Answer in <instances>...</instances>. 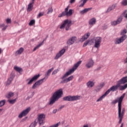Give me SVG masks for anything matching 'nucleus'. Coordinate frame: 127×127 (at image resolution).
Here are the masks:
<instances>
[{"instance_id":"obj_1","label":"nucleus","mask_w":127,"mask_h":127,"mask_svg":"<svg viewBox=\"0 0 127 127\" xmlns=\"http://www.w3.org/2000/svg\"><path fill=\"white\" fill-rule=\"evenodd\" d=\"M82 63V61H78L76 64L74 65L73 67L69 70L67 72H66L63 76L61 77V79L62 80L61 81V84H65V83H68V82H70V81H72L73 80V78H74V76L73 75H71L69 76V77L67 78L68 76L71 75L72 73H74V71L75 70L79 67L80 65V64Z\"/></svg>"},{"instance_id":"obj_2","label":"nucleus","mask_w":127,"mask_h":127,"mask_svg":"<svg viewBox=\"0 0 127 127\" xmlns=\"http://www.w3.org/2000/svg\"><path fill=\"white\" fill-rule=\"evenodd\" d=\"M125 94H123L122 96L119 98V104H118V118L119 119V124H122L123 122V119H124V116H125V112H126V109L125 108L122 109V103L123 102V100L125 98Z\"/></svg>"},{"instance_id":"obj_3","label":"nucleus","mask_w":127,"mask_h":127,"mask_svg":"<svg viewBox=\"0 0 127 127\" xmlns=\"http://www.w3.org/2000/svg\"><path fill=\"white\" fill-rule=\"evenodd\" d=\"M63 95V89H60L59 90L56 91L53 95L50 102V105H53L55 102H56L57 101H58L59 99H60L62 95Z\"/></svg>"},{"instance_id":"obj_4","label":"nucleus","mask_w":127,"mask_h":127,"mask_svg":"<svg viewBox=\"0 0 127 127\" xmlns=\"http://www.w3.org/2000/svg\"><path fill=\"white\" fill-rule=\"evenodd\" d=\"M68 9H69V7L65 8L64 11L59 14V17H62L63 16H65V15L66 16H71L73 14V10L69 9L68 11Z\"/></svg>"},{"instance_id":"obj_5","label":"nucleus","mask_w":127,"mask_h":127,"mask_svg":"<svg viewBox=\"0 0 127 127\" xmlns=\"http://www.w3.org/2000/svg\"><path fill=\"white\" fill-rule=\"evenodd\" d=\"M81 96H67L63 98L64 101H67L68 102H73L74 101H77L80 100Z\"/></svg>"},{"instance_id":"obj_6","label":"nucleus","mask_w":127,"mask_h":127,"mask_svg":"<svg viewBox=\"0 0 127 127\" xmlns=\"http://www.w3.org/2000/svg\"><path fill=\"white\" fill-rule=\"evenodd\" d=\"M102 42V37H97L94 38V47L95 48H100L101 43Z\"/></svg>"},{"instance_id":"obj_7","label":"nucleus","mask_w":127,"mask_h":127,"mask_svg":"<svg viewBox=\"0 0 127 127\" xmlns=\"http://www.w3.org/2000/svg\"><path fill=\"white\" fill-rule=\"evenodd\" d=\"M30 110H31L30 107H28V108H26V109H25L24 110H23L19 115L18 118L21 119L23 117H25V116H27V115H28V113H29V112H30Z\"/></svg>"},{"instance_id":"obj_8","label":"nucleus","mask_w":127,"mask_h":127,"mask_svg":"<svg viewBox=\"0 0 127 127\" xmlns=\"http://www.w3.org/2000/svg\"><path fill=\"white\" fill-rule=\"evenodd\" d=\"M127 35H124L121 36L120 38L116 39L115 42V44H121L122 42H124V41L127 39Z\"/></svg>"},{"instance_id":"obj_9","label":"nucleus","mask_w":127,"mask_h":127,"mask_svg":"<svg viewBox=\"0 0 127 127\" xmlns=\"http://www.w3.org/2000/svg\"><path fill=\"white\" fill-rule=\"evenodd\" d=\"M44 120H45V115L44 114H40L38 116V121L40 126L44 125Z\"/></svg>"},{"instance_id":"obj_10","label":"nucleus","mask_w":127,"mask_h":127,"mask_svg":"<svg viewBox=\"0 0 127 127\" xmlns=\"http://www.w3.org/2000/svg\"><path fill=\"white\" fill-rule=\"evenodd\" d=\"M75 41H77V37L76 36H73L67 40L66 43L67 45H72L74 44Z\"/></svg>"},{"instance_id":"obj_11","label":"nucleus","mask_w":127,"mask_h":127,"mask_svg":"<svg viewBox=\"0 0 127 127\" xmlns=\"http://www.w3.org/2000/svg\"><path fill=\"white\" fill-rule=\"evenodd\" d=\"M44 80H45V78H43V79H41L36 82L35 84H34L32 86V89H36L38 86H40V85L43 83Z\"/></svg>"},{"instance_id":"obj_12","label":"nucleus","mask_w":127,"mask_h":127,"mask_svg":"<svg viewBox=\"0 0 127 127\" xmlns=\"http://www.w3.org/2000/svg\"><path fill=\"white\" fill-rule=\"evenodd\" d=\"M14 77H15L14 74L11 73L9 77L7 79L6 84V86H9V85H10L11 84V82H12V81H13V79H14Z\"/></svg>"},{"instance_id":"obj_13","label":"nucleus","mask_w":127,"mask_h":127,"mask_svg":"<svg viewBox=\"0 0 127 127\" xmlns=\"http://www.w3.org/2000/svg\"><path fill=\"white\" fill-rule=\"evenodd\" d=\"M123 20V17H119L116 21H113L111 22V24L112 26H116L118 24H120Z\"/></svg>"},{"instance_id":"obj_14","label":"nucleus","mask_w":127,"mask_h":127,"mask_svg":"<svg viewBox=\"0 0 127 127\" xmlns=\"http://www.w3.org/2000/svg\"><path fill=\"white\" fill-rule=\"evenodd\" d=\"M65 53V49H63L62 50H61L57 55H56V57H55V60H57V59H59L63 54Z\"/></svg>"},{"instance_id":"obj_15","label":"nucleus","mask_w":127,"mask_h":127,"mask_svg":"<svg viewBox=\"0 0 127 127\" xmlns=\"http://www.w3.org/2000/svg\"><path fill=\"white\" fill-rule=\"evenodd\" d=\"M40 77V74H37L36 75L34 76L28 82V85H31L34 81H36L37 79H38Z\"/></svg>"},{"instance_id":"obj_16","label":"nucleus","mask_w":127,"mask_h":127,"mask_svg":"<svg viewBox=\"0 0 127 127\" xmlns=\"http://www.w3.org/2000/svg\"><path fill=\"white\" fill-rule=\"evenodd\" d=\"M118 83L120 86L121 85H124L126 84V83H127V76L123 77L118 81Z\"/></svg>"},{"instance_id":"obj_17","label":"nucleus","mask_w":127,"mask_h":127,"mask_svg":"<svg viewBox=\"0 0 127 127\" xmlns=\"http://www.w3.org/2000/svg\"><path fill=\"white\" fill-rule=\"evenodd\" d=\"M85 66L88 68H92L94 66V61L92 60H90L86 64Z\"/></svg>"},{"instance_id":"obj_18","label":"nucleus","mask_w":127,"mask_h":127,"mask_svg":"<svg viewBox=\"0 0 127 127\" xmlns=\"http://www.w3.org/2000/svg\"><path fill=\"white\" fill-rule=\"evenodd\" d=\"M91 35V33L89 32L87 33V34H85L81 39H80V41L81 42H83V41H85V40L88 39V38L89 36Z\"/></svg>"},{"instance_id":"obj_19","label":"nucleus","mask_w":127,"mask_h":127,"mask_svg":"<svg viewBox=\"0 0 127 127\" xmlns=\"http://www.w3.org/2000/svg\"><path fill=\"white\" fill-rule=\"evenodd\" d=\"M96 18H92L90 20H89L88 23L89 25L91 26H93L94 24H96Z\"/></svg>"},{"instance_id":"obj_20","label":"nucleus","mask_w":127,"mask_h":127,"mask_svg":"<svg viewBox=\"0 0 127 127\" xmlns=\"http://www.w3.org/2000/svg\"><path fill=\"white\" fill-rule=\"evenodd\" d=\"M117 7V4H114L111 6L109 7L106 12H110V11H112V10H114L115 8Z\"/></svg>"},{"instance_id":"obj_21","label":"nucleus","mask_w":127,"mask_h":127,"mask_svg":"<svg viewBox=\"0 0 127 127\" xmlns=\"http://www.w3.org/2000/svg\"><path fill=\"white\" fill-rule=\"evenodd\" d=\"M71 21L67 20V22L65 24V30H69L70 29Z\"/></svg>"},{"instance_id":"obj_22","label":"nucleus","mask_w":127,"mask_h":127,"mask_svg":"<svg viewBox=\"0 0 127 127\" xmlns=\"http://www.w3.org/2000/svg\"><path fill=\"white\" fill-rule=\"evenodd\" d=\"M92 8H85L81 11H80V14H84V13H87L89 11L91 10Z\"/></svg>"},{"instance_id":"obj_23","label":"nucleus","mask_w":127,"mask_h":127,"mask_svg":"<svg viewBox=\"0 0 127 127\" xmlns=\"http://www.w3.org/2000/svg\"><path fill=\"white\" fill-rule=\"evenodd\" d=\"M23 51H24V49L23 48H20L15 52V55H20Z\"/></svg>"},{"instance_id":"obj_24","label":"nucleus","mask_w":127,"mask_h":127,"mask_svg":"<svg viewBox=\"0 0 127 127\" xmlns=\"http://www.w3.org/2000/svg\"><path fill=\"white\" fill-rule=\"evenodd\" d=\"M94 85H95V83L93 81H89L87 83V86L88 88L94 87Z\"/></svg>"},{"instance_id":"obj_25","label":"nucleus","mask_w":127,"mask_h":127,"mask_svg":"<svg viewBox=\"0 0 127 127\" xmlns=\"http://www.w3.org/2000/svg\"><path fill=\"white\" fill-rule=\"evenodd\" d=\"M43 43H44V40L43 41V42L41 43L40 44H39L38 45H37V46H36L33 51V52H34V51H36V50H37V49H39V47H40V46H42V45H43Z\"/></svg>"},{"instance_id":"obj_26","label":"nucleus","mask_w":127,"mask_h":127,"mask_svg":"<svg viewBox=\"0 0 127 127\" xmlns=\"http://www.w3.org/2000/svg\"><path fill=\"white\" fill-rule=\"evenodd\" d=\"M33 7V3H30L27 7V11H31L32 10V8Z\"/></svg>"},{"instance_id":"obj_27","label":"nucleus","mask_w":127,"mask_h":127,"mask_svg":"<svg viewBox=\"0 0 127 127\" xmlns=\"http://www.w3.org/2000/svg\"><path fill=\"white\" fill-rule=\"evenodd\" d=\"M13 96H14V93L13 92H9L6 95V97L7 99H10V98L13 97Z\"/></svg>"},{"instance_id":"obj_28","label":"nucleus","mask_w":127,"mask_h":127,"mask_svg":"<svg viewBox=\"0 0 127 127\" xmlns=\"http://www.w3.org/2000/svg\"><path fill=\"white\" fill-rule=\"evenodd\" d=\"M67 22H68V20H65L64 23L60 26V29H64V28H65V26H66V23H67Z\"/></svg>"},{"instance_id":"obj_29","label":"nucleus","mask_w":127,"mask_h":127,"mask_svg":"<svg viewBox=\"0 0 127 127\" xmlns=\"http://www.w3.org/2000/svg\"><path fill=\"white\" fill-rule=\"evenodd\" d=\"M14 70H15V71H17V72H18L19 73H20V72H22V68L18 66H14Z\"/></svg>"},{"instance_id":"obj_30","label":"nucleus","mask_w":127,"mask_h":127,"mask_svg":"<svg viewBox=\"0 0 127 127\" xmlns=\"http://www.w3.org/2000/svg\"><path fill=\"white\" fill-rule=\"evenodd\" d=\"M37 125V121L35 120L33 123H32L30 125V127H36V125Z\"/></svg>"},{"instance_id":"obj_31","label":"nucleus","mask_w":127,"mask_h":127,"mask_svg":"<svg viewBox=\"0 0 127 127\" xmlns=\"http://www.w3.org/2000/svg\"><path fill=\"white\" fill-rule=\"evenodd\" d=\"M48 10L47 14H49V13H52V12H53V8H52V7L49 8Z\"/></svg>"},{"instance_id":"obj_32","label":"nucleus","mask_w":127,"mask_h":127,"mask_svg":"<svg viewBox=\"0 0 127 127\" xmlns=\"http://www.w3.org/2000/svg\"><path fill=\"white\" fill-rule=\"evenodd\" d=\"M34 24H35V20H31L29 23V25H30V26H31Z\"/></svg>"},{"instance_id":"obj_33","label":"nucleus","mask_w":127,"mask_h":127,"mask_svg":"<svg viewBox=\"0 0 127 127\" xmlns=\"http://www.w3.org/2000/svg\"><path fill=\"white\" fill-rule=\"evenodd\" d=\"M5 104V100H1L0 101V108L1 107H2L3 106H4V104Z\"/></svg>"},{"instance_id":"obj_34","label":"nucleus","mask_w":127,"mask_h":127,"mask_svg":"<svg viewBox=\"0 0 127 127\" xmlns=\"http://www.w3.org/2000/svg\"><path fill=\"white\" fill-rule=\"evenodd\" d=\"M8 101L10 104H11L12 105H13V104H14V103L16 102V99H13V100H9Z\"/></svg>"},{"instance_id":"obj_35","label":"nucleus","mask_w":127,"mask_h":127,"mask_svg":"<svg viewBox=\"0 0 127 127\" xmlns=\"http://www.w3.org/2000/svg\"><path fill=\"white\" fill-rule=\"evenodd\" d=\"M44 15V12H40L39 14L37 15V18H40L41 16H43Z\"/></svg>"},{"instance_id":"obj_36","label":"nucleus","mask_w":127,"mask_h":127,"mask_svg":"<svg viewBox=\"0 0 127 127\" xmlns=\"http://www.w3.org/2000/svg\"><path fill=\"white\" fill-rule=\"evenodd\" d=\"M126 33H127V29H124L123 30H122L121 32V35H125V34H126Z\"/></svg>"},{"instance_id":"obj_37","label":"nucleus","mask_w":127,"mask_h":127,"mask_svg":"<svg viewBox=\"0 0 127 127\" xmlns=\"http://www.w3.org/2000/svg\"><path fill=\"white\" fill-rule=\"evenodd\" d=\"M53 70H54V68L53 67L49 69L47 72V75H48V76H49V75L50 74V73H51V72H52V71H53Z\"/></svg>"},{"instance_id":"obj_38","label":"nucleus","mask_w":127,"mask_h":127,"mask_svg":"<svg viewBox=\"0 0 127 127\" xmlns=\"http://www.w3.org/2000/svg\"><path fill=\"white\" fill-rule=\"evenodd\" d=\"M122 5H127V0H123L122 2Z\"/></svg>"},{"instance_id":"obj_39","label":"nucleus","mask_w":127,"mask_h":127,"mask_svg":"<svg viewBox=\"0 0 127 127\" xmlns=\"http://www.w3.org/2000/svg\"><path fill=\"white\" fill-rule=\"evenodd\" d=\"M119 102V99L118 100L116 99L115 100H114L112 102V105H116V104H117V103ZM118 105H119V103H118Z\"/></svg>"},{"instance_id":"obj_40","label":"nucleus","mask_w":127,"mask_h":127,"mask_svg":"<svg viewBox=\"0 0 127 127\" xmlns=\"http://www.w3.org/2000/svg\"><path fill=\"white\" fill-rule=\"evenodd\" d=\"M89 42H90V41L89 40L86 41L85 42H84L83 47H86V46L88 45V44L89 43Z\"/></svg>"},{"instance_id":"obj_41","label":"nucleus","mask_w":127,"mask_h":127,"mask_svg":"<svg viewBox=\"0 0 127 127\" xmlns=\"http://www.w3.org/2000/svg\"><path fill=\"white\" fill-rule=\"evenodd\" d=\"M6 22L7 24H8V23H11V19L9 18L6 19Z\"/></svg>"},{"instance_id":"obj_42","label":"nucleus","mask_w":127,"mask_h":127,"mask_svg":"<svg viewBox=\"0 0 127 127\" xmlns=\"http://www.w3.org/2000/svg\"><path fill=\"white\" fill-rule=\"evenodd\" d=\"M104 86H105V83H101L99 86V89H102Z\"/></svg>"},{"instance_id":"obj_43","label":"nucleus","mask_w":127,"mask_h":127,"mask_svg":"<svg viewBox=\"0 0 127 127\" xmlns=\"http://www.w3.org/2000/svg\"><path fill=\"white\" fill-rule=\"evenodd\" d=\"M58 71H59L58 69H56V70H55L52 72V75H55V74H57V73H58Z\"/></svg>"},{"instance_id":"obj_44","label":"nucleus","mask_w":127,"mask_h":127,"mask_svg":"<svg viewBox=\"0 0 127 127\" xmlns=\"http://www.w3.org/2000/svg\"><path fill=\"white\" fill-rule=\"evenodd\" d=\"M6 28H7V25L5 26V25H4V26L2 28V30L4 31V30H5V29H6Z\"/></svg>"},{"instance_id":"obj_45","label":"nucleus","mask_w":127,"mask_h":127,"mask_svg":"<svg viewBox=\"0 0 127 127\" xmlns=\"http://www.w3.org/2000/svg\"><path fill=\"white\" fill-rule=\"evenodd\" d=\"M123 63L124 64H127V57L123 61Z\"/></svg>"},{"instance_id":"obj_46","label":"nucleus","mask_w":127,"mask_h":127,"mask_svg":"<svg viewBox=\"0 0 127 127\" xmlns=\"http://www.w3.org/2000/svg\"><path fill=\"white\" fill-rule=\"evenodd\" d=\"M4 23H3V24H0V28H3V27L4 26Z\"/></svg>"},{"instance_id":"obj_47","label":"nucleus","mask_w":127,"mask_h":127,"mask_svg":"<svg viewBox=\"0 0 127 127\" xmlns=\"http://www.w3.org/2000/svg\"><path fill=\"white\" fill-rule=\"evenodd\" d=\"M57 113V109H55L53 111V114H56Z\"/></svg>"},{"instance_id":"obj_48","label":"nucleus","mask_w":127,"mask_h":127,"mask_svg":"<svg viewBox=\"0 0 127 127\" xmlns=\"http://www.w3.org/2000/svg\"><path fill=\"white\" fill-rule=\"evenodd\" d=\"M76 0H70V3H74L75 2Z\"/></svg>"},{"instance_id":"obj_49","label":"nucleus","mask_w":127,"mask_h":127,"mask_svg":"<svg viewBox=\"0 0 127 127\" xmlns=\"http://www.w3.org/2000/svg\"><path fill=\"white\" fill-rule=\"evenodd\" d=\"M84 4H85L84 3H83L82 2V3L80 5H79V7H82V6H84Z\"/></svg>"},{"instance_id":"obj_50","label":"nucleus","mask_w":127,"mask_h":127,"mask_svg":"<svg viewBox=\"0 0 127 127\" xmlns=\"http://www.w3.org/2000/svg\"><path fill=\"white\" fill-rule=\"evenodd\" d=\"M83 0V3H86L87 2V1H88V0Z\"/></svg>"},{"instance_id":"obj_51","label":"nucleus","mask_w":127,"mask_h":127,"mask_svg":"<svg viewBox=\"0 0 127 127\" xmlns=\"http://www.w3.org/2000/svg\"><path fill=\"white\" fill-rule=\"evenodd\" d=\"M64 108V106H62L60 108V110H62Z\"/></svg>"},{"instance_id":"obj_52","label":"nucleus","mask_w":127,"mask_h":127,"mask_svg":"<svg viewBox=\"0 0 127 127\" xmlns=\"http://www.w3.org/2000/svg\"><path fill=\"white\" fill-rule=\"evenodd\" d=\"M1 52H2V50H1V48H0V55L1 54Z\"/></svg>"},{"instance_id":"obj_53","label":"nucleus","mask_w":127,"mask_h":127,"mask_svg":"<svg viewBox=\"0 0 127 127\" xmlns=\"http://www.w3.org/2000/svg\"><path fill=\"white\" fill-rule=\"evenodd\" d=\"M120 127H124V123H122V124H121V126Z\"/></svg>"},{"instance_id":"obj_54","label":"nucleus","mask_w":127,"mask_h":127,"mask_svg":"<svg viewBox=\"0 0 127 127\" xmlns=\"http://www.w3.org/2000/svg\"><path fill=\"white\" fill-rule=\"evenodd\" d=\"M34 0H32V3H34Z\"/></svg>"},{"instance_id":"obj_55","label":"nucleus","mask_w":127,"mask_h":127,"mask_svg":"<svg viewBox=\"0 0 127 127\" xmlns=\"http://www.w3.org/2000/svg\"><path fill=\"white\" fill-rule=\"evenodd\" d=\"M0 111H2V109H0Z\"/></svg>"},{"instance_id":"obj_56","label":"nucleus","mask_w":127,"mask_h":127,"mask_svg":"<svg viewBox=\"0 0 127 127\" xmlns=\"http://www.w3.org/2000/svg\"><path fill=\"white\" fill-rule=\"evenodd\" d=\"M1 1H3V0H0Z\"/></svg>"}]
</instances>
